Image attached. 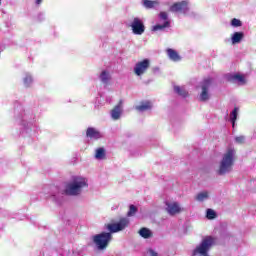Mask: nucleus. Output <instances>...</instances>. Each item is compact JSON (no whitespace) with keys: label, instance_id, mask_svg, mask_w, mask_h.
<instances>
[{"label":"nucleus","instance_id":"f257e3e1","mask_svg":"<svg viewBox=\"0 0 256 256\" xmlns=\"http://www.w3.org/2000/svg\"><path fill=\"white\" fill-rule=\"evenodd\" d=\"M126 227H129V219L127 218H121L118 223L106 224V229L110 232H102L94 235L93 243L99 251H103L109 247V243H111V240L113 239L111 233H119V231H123Z\"/></svg>","mask_w":256,"mask_h":256},{"label":"nucleus","instance_id":"f03ea898","mask_svg":"<svg viewBox=\"0 0 256 256\" xmlns=\"http://www.w3.org/2000/svg\"><path fill=\"white\" fill-rule=\"evenodd\" d=\"M235 164V149L229 148L226 153L223 155V158L220 162L218 169V175H225L233 169Z\"/></svg>","mask_w":256,"mask_h":256},{"label":"nucleus","instance_id":"7ed1b4c3","mask_svg":"<svg viewBox=\"0 0 256 256\" xmlns=\"http://www.w3.org/2000/svg\"><path fill=\"white\" fill-rule=\"evenodd\" d=\"M213 245H215V237H204L201 243L192 251V256H209V251Z\"/></svg>","mask_w":256,"mask_h":256},{"label":"nucleus","instance_id":"20e7f679","mask_svg":"<svg viewBox=\"0 0 256 256\" xmlns=\"http://www.w3.org/2000/svg\"><path fill=\"white\" fill-rule=\"evenodd\" d=\"M84 187H88L87 179L75 177L72 182L66 185L64 193L65 195H79Z\"/></svg>","mask_w":256,"mask_h":256},{"label":"nucleus","instance_id":"39448f33","mask_svg":"<svg viewBox=\"0 0 256 256\" xmlns=\"http://www.w3.org/2000/svg\"><path fill=\"white\" fill-rule=\"evenodd\" d=\"M149 67H151V62L149 61V59H144L136 63L134 67V73L138 77H141V75H144V73H147V69H149Z\"/></svg>","mask_w":256,"mask_h":256},{"label":"nucleus","instance_id":"423d86ee","mask_svg":"<svg viewBox=\"0 0 256 256\" xmlns=\"http://www.w3.org/2000/svg\"><path fill=\"white\" fill-rule=\"evenodd\" d=\"M130 27L134 35H143L145 33V24H143V20L140 18H134Z\"/></svg>","mask_w":256,"mask_h":256},{"label":"nucleus","instance_id":"0eeeda50","mask_svg":"<svg viewBox=\"0 0 256 256\" xmlns=\"http://www.w3.org/2000/svg\"><path fill=\"white\" fill-rule=\"evenodd\" d=\"M211 83H212L211 78H207L203 80V82L201 83L202 92L200 93V97H199L200 101L202 102L209 101V87H211Z\"/></svg>","mask_w":256,"mask_h":256},{"label":"nucleus","instance_id":"6e6552de","mask_svg":"<svg viewBox=\"0 0 256 256\" xmlns=\"http://www.w3.org/2000/svg\"><path fill=\"white\" fill-rule=\"evenodd\" d=\"M170 11L171 13H187V11H189V2H176L172 6H170Z\"/></svg>","mask_w":256,"mask_h":256},{"label":"nucleus","instance_id":"1a4fd4ad","mask_svg":"<svg viewBox=\"0 0 256 256\" xmlns=\"http://www.w3.org/2000/svg\"><path fill=\"white\" fill-rule=\"evenodd\" d=\"M159 18L161 21H164L163 24H157L153 27V31H163V29H167V27L171 26V22H169V15L167 12H160Z\"/></svg>","mask_w":256,"mask_h":256},{"label":"nucleus","instance_id":"9d476101","mask_svg":"<svg viewBox=\"0 0 256 256\" xmlns=\"http://www.w3.org/2000/svg\"><path fill=\"white\" fill-rule=\"evenodd\" d=\"M166 211L169 215H177L181 212V206L177 202H166Z\"/></svg>","mask_w":256,"mask_h":256},{"label":"nucleus","instance_id":"9b49d317","mask_svg":"<svg viewBox=\"0 0 256 256\" xmlns=\"http://www.w3.org/2000/svg\"><path fill=\"white\" fill-rule=\"evenodd\" d=\"M122 107H123V101L120 100L119 103L112 109L111 117L115 121H117V119H120L121 113L123 111Z\"/></svg>","mask_w":256,"mask_h":256},{"label":"nucleus","instance_id":"f8f14e48","mask_svg":"<svg viewBox=\"0 0 256 256\" xmlns=\"http://www.w3.org/2000/svg\"><path fill=\"white\" fill-rule=\"evenodd\" d=\"M86 137H88L89 139H101L102 135L101 132H99V130L93 128V127H89L86 130Z\"/></svg>","mask_w":256,"mask_h":256},{"label":"nucleus","instance_id":"ddd939ff","mask_svg":"<svg viewBox=\"0 0 256 256\" xmlns=\"http://www.w3.org/2000/svg\"><path fill=\"white\" fill-rule=\"evenodd\" d=\"M167 56L171 61H174V63H177L181 61V56L179 55V52L177 50H174L173 48H168L166 50Z\"/></svg>","mask_w":256,"mask_h":256},{"label":"nucleus","instance_id":"4468645a","mask_svg":"<svg viewBox=\"0 0 256 256\" xmlns=\"http://www.w3.org/2000/svg\"><path fill=\"white\" fill-rule=\"evenodd\" d=\"M229 81L235 82L238 81L239 85H245L247 81L245 80V76L241 74H234L229 77Z\"/></svg>","mask_w":256,"mask_h":256},{"label":"nucleus","instance_id":"2eb2a0df","mask_svg":"<svg viewBox=\"0 0 256 256\" xmlns=\"http://www.w3.org/2000/svg\"><path fill=\"white\" fill-rule=\"evenodd\" d=\"M138 233L140 237H143V239H151V237H153V232L149 228L143 227Z\"/></svg>","mask_w":256,"mask_h":256},{"label":"nucleus","instance_id":"dca6fc26","mask_svg":"<svg viewBox=\"0 0 256 256\" xmlns=\"http://www.w3.org/2000/svg\"><path fill=\"white\" fill-rule=\"evenodd\" d=\"M243 37H245L243 32H235L232 36V44L236 45V43H241V41H243Z\"/></svg>","mask_w":256,"mask_h":256},{"label":"nucleus","instance_id":"f3484780","mask_svg":"<svg viewBox=\"0 0 256 256\" xmlns=\"http://www.w3.org/2000/svg\"><path fill=\"white\" fill-rule=\"evenodd\" d=\"M174 91L177 93V95H180V97H189V92L185 90V88L180 86H174Z\"/></svg>","mask_w":256,"mask_h":256},{"label":"nucleus","instance_id":"a211bd4d","mask_svg":"<svg viewBox=\"0 0 256 256\" xmlns=\"http://www.w3.org/2000/svg\"><path fill=\"white\" fill-rule=\"evenodd\" d=\"M152 105L151 102L147 101L142 103L139 106H136L137 111H149V109H151Z\"/></svg>","mask_w":256,"mask_h":256},{"label":"nucleus","instance_id":"6ab92c4d","mask_svg":"<svg viewBox=\"0 0 256 256\" xmlns=\"http://www.w3.org/2000/svg\"><path fill=\"white\" fill-rule=\"evenodd\" d=\"M95 158L99 160H103L106 158L105 148L96 149Z\"/></svg>","mask_w":256,"mask_h":256},{"label":"nucleus","instance_id":"aec40b11","mask_svg":"<svg viewBox=\"0 0 256 256\" xmlns=\"http://www.w3.org/2000/svg\"><path fill=\"white\" fill-rule=\"evenodd\" d=\"M100 79L102 81V83H104L105 85H107V83H109L111 76L109 75V72L107 71H102V73L100 74Z\"/></svg>","mask_w":256,"mask_h":256},{"label":"nucleus","instance_id":"412c9836","mask_svg":"<svg viewBox=\"0 0 256 256\" xmlns=\"http://www.w3.org/2000/svg\"><path fill=\"white\" fill-rule=\"evenodd\" d=\"M143 5L146 9H153L155 5H159V2L152 0H143Z\"/></svg>","mask_w":256,"mask_h":256},{"label":"nucleus","instance_id":"4be33fe9","mask_svg":"<svg viewBox=\"0 0 256 256\" xmlns=\"http://www.w3.org/2000/svg\"><path fill=\"white\" fill-rule=\"evenodd\" d=\"M238 112H239V108L235 107L234 110L230 114V119L232 121V127H235V121H237Z\"/></svg>","mask_w":256,"mask_h":256},{"label":"nucleus","instance_id":"5701e85b","mask_svg":"<svg viewBox=\"0 0 256 256\" xmlns=\"http://www.w3.org/2000/svg\"><path fill=\"white\" fill-rule=\"evenodd\" d=\"M209 198V193L207 192H200L197 196H196V201H205V199Z\"/></svg>","mask_w":256,"mask_h":256},{"label":"nucleus","instance_id":"b1692460","mask_svg":"<svg viewBox=\"0 0 256 256\" xmlns=\"http://www.w3.org/2000/svg\"><path fill=\"white\" fill-rule=\"evenodd\" d=\"M206 217L207 219H215V217H217V213H215V210L213 209H207Z\"/></svg>","mask_w":256,"mask_h":256},{"label":"nucleus","instance_id":"393cba45","mask_svg":"<svg viewBox=\"0 0 256 256\" xmlns=\"http://www.w3.org/2000/svg\"><path fill=\"white\" fill-rule=\"evenodd\" d=\"M135 213H137V208L135 207V205H130L127 217H133Z\"/></svg>","mask_w":256,"mask_h":256},{"label":"nucleus","instance_id":"a878e982","mask_svg":"<svg viewBox=\"0 0 256 256\" xmlns=\"http://www.w3.org/2000/svg\"><path fill=\"white\" fill-rule=\"evenodd\" d=\"M231 25H232V27H241L243 25V22H241V20H239L237 18H233L231 20Z\"/></svg>","mask_w":256,"mask_h":256},{"label":"nucleus","instance_id":"bb28decb","mask_svg":"<svg viewBox=\"0 0 256 256\" xmlns=\"http://www.w3.org/2000/svg\"><path fill=\"white\" fill-rule=\"evenodd\" d=\"M146 256H159V254L152 248H148L146 251Z\"/></svg>","mask_w":256,"mask_h":256},{"label":"nucleus","instance_id":"cd10ccee","mask_svg":"<svg viewBox=\"0 0 256 256\" xmlns=\"http://www.w3.org/2000/svg\"><path fill=\"white\" fill-rule=\"evenodd\" d=\"M32 81H33V78H32L31 76H26V77L24 78V83H25V85H26L27 87H29V85H31Z\"/></svg>","mask_w":256,"mask_h":256},{"label":"nucleus","instance_id":"c85d7f7f","mask_svg":"<svg viewBox=\"0 0 256 256\" xmlns=\"http://www.w3.org/2000/svg\"><path fill=\"white\" fill-rule=\"evenodd\" d=\"M236 143H239V145H243L245 143V136H238L235 138Z\"/></svg>","mask_w":256,"mask_h":256},{"label":"nucleus","instance_id":"c756f323","mask_svg":"<svg viewBox=\"0 0 256 256\" xmlns=\"http://www.w3.org/2000/svg\"><path fill=\"white\" fill-rule=\"evenodd\" d=\"M43 2V0H36V3H42Z\"/></svg>","mask_w":256,"mask_h":256},{"label":"nucleus","instance_id":"7c9ffc66","mask_svg":"<svg viewBox=\"0 0 256 256\" xmlns=\"http://www.w3.org/2000/svg\"><path fill=\"white\" fill-rule=\"evenodd\" d=\"M0 5H1V0H0Z\"/></svg>","mask_w":256,"mask_h":256}]
</instances>
